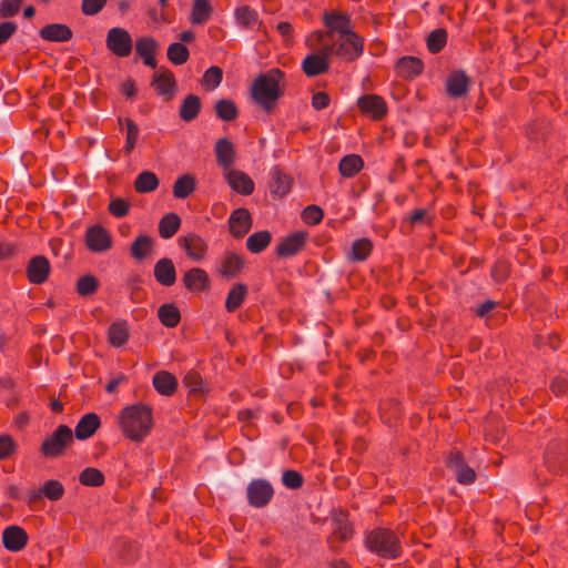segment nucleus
<instances>
[{
	"mask_svg": "<svg viewBox=\"0 0 568 568\" xmlns=\"http://www.w3.org/2000/svg\"><path fill=\"white\" fill-rule=\"evenodd\" d=\"M119 424L126 438L141 443L153 428V409L143 403L125 406L120 412Z\"/></svg>",
	"mask_w": 568,
	"mask_h": 568,
	"instance_id": "f257e3e1",
	"label": "nucleus"
},
{
	"mask_svg": "<svg viewBox=\"0 0 568 568\" xmlns=\"http://www.w3.org/2000/svg\"><path fill=\"white\" fill-rule=\"evenodd\" d=\"M284 71L273 68L260 73L252 84V98L267 113L275 109L277 101L284 95Z\"/></svg>",
	"mask_w": 568,
	"mask_h": 568,
	"instance_id": "f03ea898",
	"label": "nucleus"
},
{
	"mask_svg": "<svg viewBox=\"0 0 568 568\" xmlns=\"http://www.w3.org/2000/svg\"><path fill=\"white\" fill-rule=\"evenodd\" d=\"M365 545L371 552L388 560L399 558L403 552L398 536L387 528H375L367 532Z\"/></svg>",
	"mask_w": 568,
	"mask_h": 568,
	"instance_id": "7ed1b4c3",
	"label": "nucleus"
},
{
	"mask_svg": "<svg viewBox=\"0 0 568 568\" xmlns=\"http://www.w3.org/2000/svg\"><path fill=\"white\" fill-rule=\"evenodd\" d=\"M544 465L549 473L564 475L568 473V440L551 439L544 453Z\"/></svg>",
	"mask_w": 568,
	"mask_h": 568,
	"instance_id": "20e7f679",
	"label": "nucleus"
},
{
	"mask_svg": "<svg viewBox=\"0 0 568 568\" xmlns=\"http://www.w3.org/2000/svg\"><path fill=\"white\" fill-rule=\"evenodd\" d=\"M73 433L67 425H59L54 432L48 436L40 446V453L45 458H58L62 456L67 448L73 444Z\"/></svg>",
	"mask_w": 568,
	"mask_h": 568,
	"instance_id": "39448f33",
	"label": "nucleus"
},
{
	"mask_svg": "<svg viewBox=\"0 0 568 568\" xmlns=\"http://www.w3.org/2000/svg\"><path fill=\"white\" fill-rule=\"evenodd\" d=\"M445 465L455 474L456 480L460 485H470L477 478L476 471L467 465L464 454L456 448L447 453Z\"/></svg>",
	"mask_w": 568,
	"mask_h": 568,
	"instance_id": "423d86ee",
	"label": "nucleus"
},
{
	"mask_svg": "<svg viewBox=\"0 0 568 568\" xmlns=\"http://www.w3.org/2000/svg\"><path fill=\"white\" fill-rule=\"evenodd\" d=\"M272 484L264 478L252 479L246 487V498L250 506L263 508L267 506L274 497Z\"/></svg>",
	"mask_w": 568,
	"mask_h": 568,
	"instance_id": "0eeeda50",
	"label": "nucleus"
},
{
	"mask_svg": "<svg viewBox=\"0 0 568 568\" xmlns=\"http://www.w3.org/2000/svg\"><path fill=\"white\" fill-rule=\"evenodd\" d=\"M105 45L114 55L125 58L132 52L133 40L126 29L113 27L106 33Z\"/></svg>",
	"mask_w": 568,
	"mask_h": 568,
	"instance_id": "6e6552de",
	"label": "nucleus"
},
{
	"mask_svg": "<svg viewBox=\"0 0 568 568\" xmlns=\"http://www.w3.org/2000/svg\"><path fill=\"white\" fill-rule=\"evenodd\" d=\"M344 37L346 38L345 40L337 42L335 55L346 62H354L364 52L365 39L356 32Z\"/></svg>",
	"mask_w": 568,
	"mask_h": 568,
	"instance_id": "1a4fd4ad",
	"label": "nucleus"
},
{
	"mask_svg": "<svg viewBox=\"0 0 568 568\" xmlns=\"http://www.w3.org/2000/svg\"><path fill=\"white\" fill-rule=\"evenodd\" d=\"M307 235V232L295 231L283 237L275 246L276 256L286 258L297 255L305 248Z\"/></svg>",
	"mask_w": 568,
	"mask_h": 568,
	"instance_id": "9d476101",
	"label": "nucleus"
},
{
	"mask_svg": "<svg viewBox=\"0 0 568 568\" xmlns=\"http://www.w3.org/2000/svg\"><path fill=\"white\" fill-rule=\"evenodd\" d=\"M357 106L363 115L373 121L383 120L388 111L386 101L377 94H363L357 100Z\"/></svg>",
	"mask_w": 568,
	"mask_h": 568,
	"instance_id": "9b49d317",
	"label": "nucleus"
},
{
	"mask_svg": "<svg viewBox=\"0 0 568 568\" xmlns=\"http://www.w3.org/2000/svg\"><path fill=\"white\" fill-rule=\"evenodd\" d=\"M85 245L93 253H103L112 247V236L102 225L88 227L84 236Z\"/></svg>",
	"mask_w": 568,
	"mask_h": 568,
	"instance_id": "f8f14e48",
	"label": "nucleus"
},
{
	"mask_svg": "<svg viewBox=\"0 0 568 568\" xmlns=\"http://www.w3.org/2000/svg\"><path fill=\"white\" fill-rule=\"evenodd\" d=\"M227 224L231 235L235 239H242L252 229L253 219L247 209L239 207L231 213Z\"/></svg>",
	"mask_w": 568,
	"mask_h": 568,
	"instance_id": "ddd939ff",
	"label": "nucleus"
},
{
	"mask_svg": "<svg viewBox=\"0 0 568 568\" xmlns=\"http://www.w3.org/2000/svg\"><path fill=\"white\" fill-rule=\"evenodd\" d=\"M151 85L158 95H166V100L172 99L178 89L173 72L166 68H161L160 71L153 74Z\"/></svg>",
	"mask_w": 568,
	"mask_h": 568,
	"instance_id": "4468645a",
	"label": "nucleus"
},
{
	"mask_svg": "<svg viewBox=\"0 0 568 568\" xmlns=\"http://www.w3.org/2000/svg\"><path fill=\"white\" fill-rule=\"evenodd\" d=\"M394 69L400 79L413 80L424 72L425 65L419 58L405 55L396 61Z\"/></svg>",
	"mask_w": 568,
	"mask_h": 568,
	"instance_id": "2eb2a0df",
	"label": "nucleus"
},
{
	"mask_svg": "<svg viewBox=\"0 0 568 568\" xmlns=\"http://www.w3.org/2000/svg\"><path fill=\"white\" fill-rule=\"evenodd\" d=\"M470 83L464 70H454L446 79V92L453 99L462 98L467 94Z\"/></svg>",
	"mask_w": 568,
	"mask_h": 568,
	"instance_id": "dca6fc26",
	"label": "nucleus"
},
{
	"mask_svg": "<svg viewBox=\"0 0 568 568\" xmlns=\"http://www.w3.org/2000/svg\"><path fill=\"white\" fill-rule=\"evenodd\" d=\"M50 271L49 260L44 255H36L27 265V277L32 284H42L48 280Z\"/></svg>",
	"mask_w": 568,
	"mask_h": 568,
	"instance_id": "f3484780",
	"label": "nucleus"
},
{
	"mask_svg": "<svg viewBox=\"0 0 568 568\" xmlns=\"http://www.w3.org/2000/svg\"><path fill=\"white\" fill-rule=\"evenodd\" d=\"M185 288L192 293H200L209 290L210 277L205 270L192 267L182 277Z\"/></svg>",
	"mask_w": 568,
	"mask_h": 568,
	"instance_id": "a211bd4d",
	"label": "nucleus"
},
{
	"mask_svg": "<svg viewBox=\"0 0 568 568\" xmlns=\"http://www.w3.org/2000/svg\"><path fill=\"white\" fill-rule=\"evenodd\" d=\"M292 178L278 166L273 168L270 181V194L273 199H283L292 189Z\"/></svg>",
	"mask_w": 568,
	"mask_h": 568,
	"instance_id": "6ab92c4d",
	"label": "nucleus"
},
{
	"mask_svg": "<svg viewBox=\"0 0 568 568\" xmlns=\"http://www.w3.org/2000/svg\"><path fill=\"white\" fill-rule=\"evenodd\" d=\"M4 548L12 552L22 550L28 544V534L19 526H9L2 532Z\"/></svg>",
	"mask_w": 568,
	"mask_h": 568,
	"instance_id": "aec40b11",
	"label": "nucleus"
},
{
	"mask_svg": "<svg viewBox=\"0 0 568 568\" xmlns=\"http://www.w3.org/2000/svg\"><path fill=\"white\" fill-rule=\"evenodd\" d=\"M229 186L241 195H251L254 192V182L251 176L240 170H230L225 173Z\"/></svg>",
	"mask_w": 568,
	"mask_h": 568,
	"instance_id": "412c9836",
	"label": "nucleus"
},
{
	"mask_svg": "<svg viewBox=\"0 0 568 568\" xmlns=\"http://www.w3.org/2000/svg\"><path fill=\"white\" fill-rule=\"evenodd\" d=\"M159 48L153 37H141L135 41V52L143 60V63L152 69L158 65L155 53Z\"/></svg>",
	"mask_w": 568,
	"mask_h": 568,
	"instance_id": "4be33fe9",
	"label": "nucleus"
},
{
	"mask_svg": "<svg viewBox=\"0 0 568 568\" xmlns=\"http://www.w3.org/2000/svg\"><path fill=\"white\" fill-rule=\"evenodd\" d=\"M179 245L185 250L189 257L200 261L204 257L207 250L205 241L195 233L179 239Z\"/></svg>",
	"mask_w": 568,
	"mask_h": 568,
	"instance_id": "5701e85b",
	"label": "nucleus"
},
{
	"mask_svg": "<svg viewBox=\"0 0 568 568\" xmlns=\"http://www.w3.org/2000/svg\"><path fill=\"white\" fill-rule=\"evenodd\" d=\"M101 426V419L95 413L84 414L75 425L73 438L85 440L92 437Z\"/></svg>",
	"mask_w": 568,
	"mask_h": 568,
	"instance_id": "b1692460",
	"label": "nucleus"
},
{
	"mask_svg": "<svg viewBox=\"0 0 568 568\" xmlns=\"http://www.w3.org/2000/svg\"><path fill=\"white\" fill-rule=\"evenodd\" d=\"M155 281L163 286H172L176 282V270L169 257L160 258L153 268Z\"/></svg>",
	"mask_w": 568,
	"mask_h": 568,
	"instance_id": "393cba45",
	"label": "nucleus"
},
{
	"mask_svg": "<svg viewBox=\"0 0 568 568\" xmlns=\"http://www.w3.org/2000/svg\"><path fill=\"white\" fill-rule=\"evenodd\" d=\"M39 36L42 40L50 42H67L72 39L73 31L63 23H49L40 29Z\"/></svg>",
	"mask_w": 568,
	"mask_h": 568,
	"instance_id": "a878e982",
	"label": "nucleus"
},
{
	"mask_svg": "<svg viewBox=\"0 0 568 568\" xmlns=\"http://www.w3.org/2000/svg\"><path fill=\"white\" fill-rule=\"evenodd\" d=\"M333 534L327 539V542L332 549L335 548L334 541L336 539L344 542L349 540L353 536V528L343 511L333 517Z\"/></svg>",
	"mask_w": 568,
	"mask_h": 568,
	"instance_id": "bb28decb",
	"label": "nucleus"
},
{
	"mask_svg": "<svg viewBox=\"0 0 568 568\" xmlns=\"http://www.w3.org/2000/svg\"><path fill=\"white\" fill-rule=\"evenodd\" d=\"M214 152L216 162L224 170H229L235 162V146L227 138H221L215 142Z\"/></svg>",
	"mask_w": 568,
	"mask_h": 568,
	"instance_id": "cd10ccee",
	"label": "nucleus"
},
{
	"mask_svg": "<svg viewBox=\"0 0 568 568\" xmlns=\"http://www.w3.org/2000/svg\"><path fill=\"white\" fill-rule=\"evenodd\" d=\"M381 418L389 427L395 426L403 416V408L396 398H385L379 402Z\"/></svg>",
	"mask_w": 568,
	"mask_h": 568,
	"instance_id": "c85d7f7f",
	"label": "nucleus"
},
{
	"mask_svg": "<svg viewBox=\"0 0 568 568\" xmlns=\"http://www.w3.org/2000/svg\"><path fill=\"white\" fill-rule=\"evenodd\" d=\"M324 24L328 28L327 34L333 37V32L336 31L341 37L347 36L354 32L351 28V19L347 14L343 13H328L324 14Z\"/></svg>",
	"mask_w": 568,
	"mask_h": 568,
	"instance_id": "c756f323",
	"label": "nucleus"
},
{
	"mask_svg": "<svg viewBox=\"0 0 568 568\" xmlns=\"http://www.w3.org/2000/svg\"><path fill=\"white\" fill-rule=\"evenodd\" d=\"M155 390L164 396H172L178 389L176 377L168 371H159L152 378Z\"/></svg>",
	"mask_w": 568,
	"mask_h": 568,
	"instance_id": "7c9ffc66",
	"label": "nucleus"
},
{
	"mask_svg": "<svg viewBox=\"0 0 568 568\" xmlns=\"http://www.w3.org/2000/svg\"><path fill=\"white\" fill-rule=\"evenodd\" d=\"M154 251V239L148 234H139L130 246V255L136 261H143Z\"/></svg>",
	"mask_w": 568,
	"mask_h": 568,
	"instance_id": "2f4dec72",
	"label": "nucleus"
},
{
	"mask_svg": "<svg viewBox=\"0 0 568 568\" xmlns=\"http://www.w3.org/2000/svg\"><path fill=\"white\" fill-rule=\"evenodd\" d=\"M244 260L241 255L233 252H225L219 272L223 277L233 278L242 271Z\"/></svg>",
	"mask_w": 568,
	"mask_h": 568,
	"instance_id": "473e14b6",
	"label": "nucleus"
},
{
	"mask_svg": "<svg viewBox=\"0 0 568 568\" xmlns=\"http://www.w3.org/2000/svg\"><path fill=\"white\" fill-rule=\"evenodd\" d=\"M328 69V61L325 59V57H321L317 53L306 55L302 62V70L310 78L326 73Z\"/></svg>",
	"mask_w": 568,
	"mask_h": 568,
	"instance_id": "72a5a7b5",
	"label": "nucleus"
},
{
	"mask_svg": "<svg viewBox=\"0 0 568 568\" xmlns=\"http://www.w3.org/2000/svg\"><path fill=\"white\" fill-rule=\"evenodd\" d=\"M550 132V122L547 119L530 121L525 128V134L530 142L545 141Z\"/></svg>",
	"mask_w": 568,
	"mask_h": 568,
	"instance_id": "f704fd0d",
	"label": "nucleus"
},
{
	"mask_svg": "<svg viewBox=\"0 0 568 568\" xmlns=\"http://www.w3.org/2000/svg\"><path fill=\"white\" fill-rule=\"evenodd\" d=\"M202 109V102L196 94H187L180 106L179 115L184 122H191L197 118Z\"/></svg>",
	"mask_w": 568,
	"mask_h": 568,
	"instance_id": "c9c22d12",
	"label": "nucleus"
},
{
	"mask_svg": "<svg viewBox=\"0 0 568 568\" xmlns=\"http://www.w3.org/2000/svg\"><path fill=\"white\" fill-rule=\"evenodd\" d=\"M234 17L242 28L244 29H260L262 26V21L258 19V13L255 9L251 8L250 6H241L237 7L234 11Z\"/></svg>",
	"mask_w": 568,
	"mask_h": 568,
	"instance_id": "e433bc0d",
	"label": "nucleus"
},
{
	"mask_svg": "<svg viewBox=\"0 0 568 568\" xmlns=\"http://www.w3.org/2000/svg\"><path fill=\"white\" fill-rule=\"evenodd\" d=\"M248 293V287L244 283H235L227 293L225 300V308L227 312L233 313L239 310L245 301Z\"/></svg>",
	"mask_w": 568,
	"mask_h": 568,
	"instance_id": "4c0bfd02",
	"label": "nucleus"
},
{
	"mask_svg": "<svg viewBox=\"0 0 568 568\" xmlns=\"http://www.w3.org/2000/svg\"><path fill=\"white\" fill-rule=\"evenodd\" d=\"M158 317L162 325L174 328L181 322V312L175 304L165 303L159 307Z\"/></svg>",
	"mask_w": 568,
	"mask_h": 568,
	"instance_id": "58836bf2",
	"label": "nucleus"
},
{
	"mask_svg": "<svg viewBox=\"0 0 568 568\" xmlns=\"http://www.w3.org/2000/svg\"><path fill=\"white\" fill-rule=\"evenodd\" d=\"M109 343L114 347H121L129 341V326L125 321L114 322L108 331Z\"/></svg>",
	"mask_w": 568,
	"mask_h": 568,
	"instance_id": "ea45409f",
	"label": "nucleus"
},
{
	"mask_svg": "<svg viewBox=\"0 0 568 568\" xmlns=\"http://www.w3.org/2000/svg\"><path fill=\"white\" fill-rule=\"evenodd\" d=\"M159 184V178L154 172L143 171L136 176L133 186L135 192L143 194L155 191Z\"/></svg>",
	"mask_w": 568,
	"mask_h": 568,
	"instance_id": "a19ab883",
	"label": "nucleus"
},
{
	"mask_svg": "<svg viewBox=\"0 0 568 568\" xmlns=\"http://www.w3.org/2000/svg\"><path fill=\"white\" fill-rule=\"evenodd\" d=\"M363 166L364 161L359 155L348 154L339 161L338 170L342 176L353 178L363 169Z\"/></svg>",
	"mask_w": 568,
	"mask_h": 568,
	"instance_id": "79ce46f5",
	"label": "nucleus"
},
{
	"mask_svg": "<svg viewBox=\"0 0 568 568\" xmlns=\"http://www.w3.org/2000/svg\"><path fill=\"white\" fill-rule=\"evenodd\" d=\"M196 189V180L192 174H184L176 179L173 184V195L176 199L189 197Z\"/></svg>",
	"mask_w": 568,
	"mask_h": 568,
	"instance_id": "37998d69",
	"label": "nucleus"
},
{
	"mask_svg": "<svg viewBox=\"0 0 568 568\" xmlns=\"http://www.w3.org/2000/svg\"><path fill=\"white\" fill-rule=\"evenodd\" d=\"M373 251V242L367 237L357 239L352 244V250L348 255L352 262L366 261Z\"/></svg>",
	"mask_w": 568,
	"mask_h": 568,
	"instance_id": "c03bdc74",
	"label": "nucleus"
},
{
	"mask_svg": "<svg viewBox=\"0 0 568 568\" xmlns=\"http://www.w3.org/2000/svg\"><path fill=\"white\" fill-rule=\"evenodd\" d=\"M181 226V219L176 213L165 214L159 222V234L162 239L173 237Z\"/></svg>",
	"mask_w": 568,
	"mask_h": 568,
	"instance_id": "a18cd8bd",
	"label": "nucleus"
},
{
	"mask_svg": "<svg viewBox=\"0 0 568 568\" xmlns=\"http://www.w3.org/2000/svg\"><path fill=\"white\" fill-rule=\"evenodd\" d=\"M272 234L267 230L258 231L251 234L246 240V248L253 253L258 254L263 252L271 243Z\"/></svg>",
	"mask_w": 568,
	"mask_h": 568,
	"instance_id": "49530a36",
	"label": "nucleus"
},
{
	"mask_svg": "<svg viewBox=\"0 0 568 568\" xmlns=\"http://www.w3.org/2000/svg\"><path fill=\"white\" fill-rule=\"evenodd\" d=\"M216 118L222 121H234L237 119L240 111L234 101L230 99H221L214 105Z\"/></svg>",
	"mask_w": 568,
	"mask_h": 568,
	"instance_id": "de8ad7c7",
	"label": "nucleus"
},
{
	"mask_svg": "<svg viewBox=\"0 0 568 568\" xmlns=\"http://www.w3.org/2000/svg\"><path fill=\"white\" fill-rule=\"evenodd\" d=\"M100 282L97 276L92 274H87L80 276L75 283V292L82 296H91L97 293L99 290Z\"/></svg>",
	"mask_w": 568,
	"mask_h": 568,
	"instance_id": "09e8293b",
	"label": "nucleus"
},
{
	"mask_svg": "<svg viewBox=\"0 0 568 568\" xmlns=\"http://www.w3.org/2000/svg\"><path fill=\"white\" fill-rule=\"evenodd\" d=\"M79 483L88 487H101L105 483V476L95 467H87L79 474Z\"/></svg>",
	"mask_w": 568,
	"mask_h": 568,
	"instance_id": "8fccbe9b",
	"label": "nucleus"
},
{
	"mask_svg": "<svg viewBox=\"0 0 568 568\" xmlns=\"http://www.w3.org/2000/svg\"><path fill=\"white\" fill-rule=\"evenodd\" d=\"M213 11L209 0H195L192 7L191 21L194 24L205 23Z\"/></svg>",
	"mask_w": 568,
	"mask_h": 568,
	"instance_id": "3c124183",
	"label": "nucleus"
},
{
	"mask_svg": "<svg viewBox=\"0 0 568 568\" xmlns=\"http://www.w3.org/2000/svg\"><path fill=\"white\" fill-rule=\"evenodd\" d=\"M122 122H124L126 128V139L123 150L125 154H130L134 150L136 142L139 140L140 129L131 118H125L124 120L122 118H119V123L122 124Z\"/></svg>",
	"mask_w": 568,
	"mask_h": 568,
	"instance_id": "603ef678",
	"label": "nucleus"
},
{
	"mask_svg": "<svg viewBox=\"0 0 568 568\" xmlns=\"http://www.w3.org/2000/svg\"><path fill=\"white\" fill-rule=\"evenodd\" d=\"M447 39L448 33L446 29L438 28L433 30L426 39L427 50L433 54L439 53L445 48Z\"/></svg>",
	"mask_w": 568,
	"mask_h": 568,
	"instance_id": "864d4df0",
	"label": "nucleus"
},
{
	"mask_svg": "<svg viewBox=\"0 0 568 568\" xmlns=\"http://www.w3.org/2000/svg\"><path fill=\"white\" fill-rule=\"evenodd\" d=\"M166 55L171 63L182 65L189 60L190 51L185 44L173 42L169 45Z\"/></svg>",
	"mask_w": 568,
	"mask_h": 568,
	"instance_id": "5fc2aeb1",
	"label": "nucleus"
},
{
	"mask_svg": "<svg viewBox=\"0 0 568 568\" xmlns=\"http://www.w3.org/2000/svg\"><path fill=\"white\" fill-rule=\"evenodd\" d=\"M41 493L43 494V497L49 500L58 501L63 497L65 489L61 481L57 479H49L41 486Z\"/></svg>",
	"mask_w": 568,
	"mask_h": 568,
	"instance_id": "6e6d98bb",
	"label": "nucleus"
},
{
	"mask_svg": "<svg viewBox=\"0 0 568 568\" xmlns=\"http://www.w3.org/2000/svg\"><path fill=\"white\" fill-rule=\"evenodd\" d=\"M18 443L10 434L0 435V462L10 459L18 452Z\"/></svg>",
	"mask_w": 568,
	"mask_h": 568,
	"instance_id": "4d7b16f0",
	"label": "nucleus"
},
{
	"mask_svg": "<svg viewBox=\"0 0 568 568\" xmlns=\"http://www.w3.org/2000/svg\"><path fill=\"white\" fill-rule=\"evenodd\" d=\"M222 79V69L220 67L212 65L205 70L202 78V85H204L207 90H213L221 84Z\"/></svg>",
	"mask_w": 568,
	"mask_h": 568,
	"instance_id": "13d9d810",
	"label": "nucleus"
},
{
	"mask_svg": "<svg viewBox=\"0 0 568 568\" xmlns=\"http://www.w3.org/2000/svg\"><path fill=\"white\" fill-rule=\"evenodd\" d=\"M183 385L189 389L190 394L204 393V382L200 373L195 371L187 372L183 379Z\"/></svg>",
	"mask_w": 568,
	"mask_h": 568,
	"instance_id": "bf43d9fd",
	"label": "nucleus"
},
{
	"mask_svg": "<svg viewBox=\"0 0 568 568\" xmlns=\"http://www.w3.org/2000/svg\"><path fill=\"white\" fill-rule=\"evenodd\" d=\"M131 207V203L129 200L123 197H115L110 201L108 211L114 217L121 219L129 214Z\"/></svg>",
	"mask_w": 568,
	"mask_h": 568,
	"instance_id": "052dcab7",
	"label": "nucleus"
},
{
	"mask_svg": "<svg viewBox=\"0 0 568 568\" xmlns=\"http://www.w3.org/2000/svg\"><path fill=\"white\" fill-rule=\"evenodd\" d=\"M304 223L308 225L318 224L324 217V211L315 204L307 205L301 214Z\"/></svg>",
	"mask_w": 568,
	"mask_h": 568,
	"instance_id": "680f3d73",
	"label": "nucleus"
},
{
	"mask_svg": "<svg viewBox=\"0 0 568 568\" xmlns=\"http://www.w3.org/2000/svg\"><path fill=\"white\" fill-rule=\"evenodd\" d=\"M282 484L288 489H300L304 484L303 475L294 469H287L282 474Z\"/></svg>",
	"mask_w": 568,
	"mask_h": 568,
	"instance_id": "e2e57ef3",
	"label": "nucleus"
},
{
	"mask_svg": "<svg viewBox=\"0 0 568 568\" xmlns=\"http://www.w3.org/2000/svg\"><path fill=\"white\" fill-rule=\"evenodd\" d=\"M22 0H2L0 3V16L3 18L14 17L19 10Z\"/></svg>",
	"mask_w": 568,
	"mask_h": 568,
	"instance_id": "0e129e2a",
	"label": "nucleus"
},
{
	"mask_svg": "<svg viewBox=\"0 0 568 568\" xmlns=\"http://www.w3.org/2000/svg\"><path fill=\"white\" fill-rule=\"evenodd\" d=\"M108 0H82L81 10L85 16L98 14L106 4Z\"/></svg>",
	"mask_w": 568,
	"mask_h": 568,
	"instance_id": "69168bd1",
	"label": "nucleus"
},
{
	"mask_svg": "<svg viewBox=\"0 0 568 568\" xmlns=\"http://www.w3.org/2000/svg\"><path fill=\"white\" fill-rule=\"evenodd\" d=\"M276 30L281 34L283 42L286 45L291 47L294 43V41H293L294 28L291 22H288V21L278 22L276 26Z\"/></svg>",
	"mask_w": 568,
	"mask_h": 568,
	"instance_id": "338daca9",
	"label": "nucleus"
},
{
	"mask_svg": "<svg viewBox=\"0 0 568 568\" xmlns=\"http://www.w3.org/2000/svg\"><path fill=\"white\" fill-rule=\"evenodd\" d=\"M508 275H509V267L506 262L498 261L494 264V266L491 268V277L496 282H498V283L505 282L507 280Z\"/></svg>",
	"mask_w": 568,
	"mask_h": 568,
	"instance_id": "774afa93",
	"label": "nucleus"
}]
</instances>
